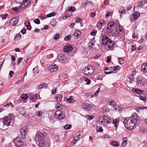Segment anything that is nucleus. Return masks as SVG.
<instances>
[{
    "label": "nucleus",
    "instance_id": "5fc2aeb1",
    "mask_svg": "<svg viewBox=\"0 0 147 147\" xmlns=\"http://www.w3.org/2000/svg\"><path fill=\"white\" fill-rule=\"evenodd\" d=\"M113 123L115 125V127H116L117 125L118 124V121L116 119H115L113 121Z\"/></svg>",
    "mask_w": 147,
    "mask_h": 147
},
{
    "label": "nucleus",
    "instance_id": "a19ab883",
    "mask_svg": "<svg viewBox=\"0 0 147 147\" xmlns=\"http://www.w3.org/2000/svg\"><path fill=\"white\" fill-rule=\"evenodd\" d=\"M111 145L114 146H118V143L116 141H113L111 142Z\"/></svg>",
    "mask_w": 147,
    "mask_h": 147
},
{
    "label": "nucleus",
    "instance_id": "ddd939ff",
    "mask_svg": "<svg viewBox=\"0 0 147 147\" xmlns=\"http://www.w3.org/2000/svg\"><path fill=\"white\" fill-rule=\"evenodd\" d=\"M11 118L10 117H4L3 123L4 125L8 126L10 125L11 122Z\"/></svg>",
    "mask_w": 147,
    "mask_h": 147
},
{
    "label": "nucleus",
    "instance_id": "58836bf2",
    "mask_svg": "<svg viewBox=\"0 0 147 147\" xmlns=\"http://www.w3.org/2000/svg\"><path fill=\"white\" fill-rule=\"evenodd\" d=\"M109 104L111 106H112L113 107L115 108L116 105V103L113 100H112L109 103Z\"/></svg>",
    "mask_w": 147,
    "mask_h": 147
},
{
    "label": "nucleus",
    "instance_id": "79ce46f5",
    "mask_svg": "<svg viewBox=\"0 0 147 147\" xmlns=\"http://www.w3.org/2000/svg\"><path fill=\"white\" fill-rule=\"evenodd\" d=\"M100 91V88L99 87L98 89L93 94L92 96L91 97H93L94 96H96L98 93Z\"/></svg>",
    "mask_w": 147,
    "mask_h": 147
},
{
    "label": "nucleus",
    "instance_id": "c85d7f7f",
    "mask_svg": "<svg viewBox=\"0 0 147 147\" xmlns=\"http://www.w3.org/2000/svg\"><path fill=\"white\" fill-rule=\"evenodd\" d=\"M67 101L69 103H71L74 102V100L72 96H70L69 98L67 99Z\"/></svg>",
    "mask_w": 147,
    "mask_h": 147
},
{
    "label": "nucleus",
    "instance_id": "680f3d73",
    "mask_svg": "<svg viewBox=\"0 0 147 147\" xmlns=\"http://www.w3.org/2000/svg\"><path fill=\"white\" fill-rule=\"evenodd\" d=\"M85 81L87 82H86V84H87V85H89V84L90 83V82H91V81L88 78H86L85 80Z\"/></svg>",
    "mask_w": 147,
    "mask_h": 147
},
{
    "label": "nucleus",
    "instance_id": "1a4fd4ad",
    "mask_svg": "<svg viewBox=\"0 0 147 147\" xmlns=\"http://www.w3.org/2000/svg\"><path fill=\"white\" fill-rule=\"evenodd\" d=\"M15 145L16 147H20L23 145V142L20 137H17L13 140Z\"/></svg>",
    "mask_w": 147,
    "mask_h": 147
},
{
    "label": "nucleus",
    "instance_id": "b1692460",
    "mask_svg": "<svg viewBox=\"0 0 147 147\" xmlns=\"http://www.w3.org/2000/svg\"><path fill=\"white\" fill-rule=\"evenodd\" d=\"M140 14L139 12H136L134 14L132 15V18L134 20H136L140 16Z\"/></svg>",
    "mask_w": 147,
    "mask_h": 147
},
{
    "label": "nucleus",
    "instance_id": "20e7f679",
    "mask_svg": "<svg viewBox=\"0 0 147 147\" xmlns=\"http://www.w3.org/2000/svg\"><path fill=\"white\" fill-rule=\"evenodd\" d=\"M98 122L100 124L103 125H106L109 123V118L106 116L101 115L99 117Z\"/></svg>",
    "mask_w": 147,
    "mask_h": 147
},
{
    "label": "nucleus",
    "instance_id": "aec40b11",
    "mask_svg": "<svg viewBox=\"0 0 147 147\" xmlns=\"http://www.w3.org/2000/svg\"><path fill=\"white\" fill-rule=\"evenodd\" d=\"M30 3L29 0H23L22 4L19 7V8L22 9L24 8L25 6L27 5Z\"/></svg>",
    "mask_w": 147,
    "mask_h": 147
},
{
    "label": "nucleus",
    "instance_id": "72a5a7b5",
    "mask_svg": "<svg viewBox=\"0 0 147 147\" xmlns=\"http://www.w3.org/2000/svg\"><path fill=\"white\" fill-rule=\"evenodd\" d=\"M21 35L20 34H17L14 37V39L15 40H19L21 38Z\"/></svg>",
    "mask_w": 147,
    "mask_h": 147
},
{
    "label": "nucleus",
    "instance_id": "4c0bfd02",
    "mask_svg": "<svg viewBox=\"0 0 147 147\" xmlns=\"http://www.w3.org/2000/svg\"><path fill=\"white\" fill-rule=\"evenodd\" d=\"M75 9V8L72 6H71L68 8V10L69 12H74Z\"/></svg>",
    "mask_w": 147,
    "mask_h": 147
},
{
    "label": "nucleus",
    "instance_id": "4468645a",
    "mask_svg": "<svg viewBox=\"0 0 147 147\" xmlns=\"http://www.w3.org/2000/svg\"><path fill=\"white\" fill-rule=\"evenodd\" d=\"M81 107L82 109L87 111H90L91 108V105L87 103H83L81 105Z\"/></svg>",
    "mask_w": 147,
    "mask_h": 147
},
{
    "label": "nucleus",
    "instance_id": "2eb2a0df",
    "mask_svg": "<svg viewBox=\"0 0 147 147\" xmlns=\"http://www.w3.org/2000/svg\"><path fill=\"white\" fill-rule=\"evenodd\" d=\"M44 137V135L41 132H38L36 133L35 137V139L38 141H41Z\"/></svg>",
    "mask_w": 147,
    "mask_h": 147
},
{
    "label": "nucleus",
    "instance_id": "ea45409f",
    "mask_svg": "<svg viewBox=\"0 0 147 147\" xmlns=\"http://www.w3.org/2000/svg\"><path fill=\"white\" fill-rule=\"evenodd\" d=\"M32 71L35 75L39 72V71L38 70V69L37 67H35L33 69Z\"/></svg>",
    "mask_w": 147,
    "mask_h": 147
},
{
    "label": "nucleus",
    "instance_id": "9d476101",
    "mask_svg": "<svg viewBox=\"0 0 147 147\" xmlns=\"http://www.w3.org/2000/svg\"><path fill=\"white\" fill-rule=\"evenodd\" d=\"M115 36H117L118 34H121L123 33V29L119 25H115Z\"/></svg>",
    "mask_w": 147,
    "mask_h": 147
},
{
    "label": "nucleus",
    "instance_id": "774afa93",
    "mask_svg": "<svg viewBox=\"0 0 147 147\" xmlns=\"http://www.w3.org/2000/svg\"><path fill=\"white\" fill-rule=\"evenodd\" d=\"M111 57L110 56H108L107 57V62L108 63H109L111 61Z\"/></svg>",
    "mask_w": 147,
    "mask_h": 147
},
{
    "label": "nucleus",
    "instance_id": "338daca9",
    "mask_svg": "<svg viewBox=\"0 0 147 147\" xmlns=\"http://www.w3.org/2000/svg\"><path fill=\"white\" fill-rule=\"evenodd\" d=\"M129 79H130L131 81H129V82L131 83L132 81H133L134 80V78L133 77V75H130L129 77Z\"/></svg>",
    "mask_w": 147,
    "mask_h": 147
},
{
    "label": "nucleus",
    "instance_id": "7ed1b4c3",
    "mask_svg": "<svg viewBox=\"0 0 147 147\" xmlns=\"http://www.w3.org/2000/svg\"><path fill=\"white\" fill-rule=\"evenodd\" d=\"M95 71L94 69L91 65H88L82 70V72L86 75H90Z\"/></svg>",
    "mask_w": 147,
    "mask_h": 147
},
{
    "label": "nucleus",
    "instance_id": "09e8293b",
    "mask_svg": "<svg viewBox=\"0 0 147 147\" xmlns=\"http://www.w3.org/2000/svg\"><path fill=\"white\" fill-rule=\"evenodd\" d=\"M119 68V65H117V66H114L113 68V73L116 72V71L115 70V69H118Z\"/></svg>",
    "mask_w": 147,
    "mask_h": 147
},
{
    "label": "nucleus",
    "instance_id": "cd10ccee",
    "mask_svg": "<svg viewBox=\"0 0 147 147\" xmlns=\"http://www.w3.org/2000/svg\"><path fill=\"white\" fill-rule=\"evenodd\" d=\"M38 97V95L37 94H35L32 96H30L29 98L32 101H33L36 100Z\"/></svg>",
    "mask_w": 147,
    "mask_h": 147
},
{
    "label": "nucleus",
    "instance_id": "412c9836",
    "mask_svg": "<svg viewBox=\"0 0 147 147\" xmlns=\"http://www.w3.org/2000/svg\"><path fill=\"white\" fill-rule=\"evenodd\" d=\"M81 34V32L78 30H74V31L73 36L79 37Z\"/></svg>",
    "mask_w": 147,
    "mask_h": 147
},
{
    "label": "nucleus",
    "instance_id": "bf43d9fd",
    "mask_svg": "<svg viewBox=\"0 0 147 147\" xmlns=\"http://www.w3.org/2000/svg\"><path fill=\"white\" fill-rule=\"evenodd\" d=\"M82 19L80 18H77L76 19L75 22L76 23H78L79 22H82Z\"/></svg>",
    "mask_w": 147,
    "mask_h": 147
},
{
    "label": "nucleus",
    "instance_id": "0e129e2a",
    "mask_svg": "<svg viewBox=\"0 0 147 147\" xmlns=\"http://www.w3.org/2000/svg\"><path fill=\"white\" fill-rule=\"evenodd\" d=\"M24 24L26 26H27L30 25V23L28 20H26L25 21Z\"/></svg>",
    "mask_w": 147,
    "mask_h": 147
},
{
    "label": "nucleus",
    "instance_id": "864d4df0",
    "mask_svg": "<svg viewBox=\"0 0 147 147\" xmlns=\"http://www.w3.org/2000/svg\"><path fill=\"white\" fill-rule=\"evenodd\" d=\"M86 118L88 120H90L93 119L94 117L93 115H87L86 116Z\"/></svg>",
    "mask_w": 147,
    "mask_h": 147
},
{
    "label": "nucleus",
    "instance_id": "393cba45",
    "mask_svg": "<svg viewBox=\"0 0 147 147\" xmlns=\"http://www.w3.org/2000/svg\"><path fill=\"white\" fill-rule=\"evenodd\" d=\"M119 12L120 14L121 17L122 16V15H125L126 13L125 11V10L123 7L122 6H121V7L120 8L119 10Z\"/></svg>",
    "mask_w": 147,
    "mask_h": 147
},
{
    "label": "nucleus",
    "instance_id": "13d9d810",
    "mask_svg": "<svg viewBox=\"0 0 147 147\" xmlns=\"http://www.w3.org/2000/svg\"><path fill=\"white\" fill-rule=\"evenodd\" d=\"M140 100H142L144 101H145L146 98L144 96H142L141 95L140 96Z\"/></svg>",
    "mask_w": 147,
    "mask_h": 147
},
{
    "label": "nucleus",
    "instance_id": "3c124183",
    "mask_svg": "<svg viewBox=\"0 0 147 147\" xmlns=\"http://www.w3.org/2000/svg\"><path fill=\"white\" fill-rule=\"evenodd\" d=\"M136 48V45H132L131 47V51H135Z\"/></svg>",
    "mask_w": 147,
    "mask_h": 147
},
{
    "label": "nucleus",
    "instance_id": "f03ea898",
    "mask_svg": "<svg viewBox=\"0 0 147 147\" xmlns=\"http://www.w3.org/2000/svg\"><path fill=\"white\" fill-rule=\"evenodd\" d=\"M115 22H111L107 24L106 29L107 33L108 34L111 33L113 35H115Z\"/></svg>",
    "mask_w": 147,
    "mask_h": 147
},
{
    "label": "nucleus",
    "instance_id": "5701e85b",
    "mask_svg": "<svg viewBox=\"0 0 147 147\" xmlns=\"http://www.w3.org/2000/svg\"><path fill=\"white\" fill-rule=\"evenodd\" d=\"M132 91L136 92V94H138L139 95L142 94V93L144 92V91L139 90L137 88H134L132 89Z\"/></svg>",
    "mask_w": 147,
    "mask_h": 147
},
{
    "label": "nucleus",
    "instance_id": "a878e982",
    "mask_svg": "<svg viewBox=\"0 0 147 147\" xmlns=\"http://www.w3.org/2000/svg\"><path fill=\"white\" fill-rule=\"evenodd\" d=\"M55 98L57 102H61L62 99V96L61 95L58 94L56 95Z\"/></svg>",
    "mask_w": 147,
    "mask_h": 147
},
{
    "label": "nucleus",
    "instance_id": "de8ad7c7",
    "mask_svg": "<svg viewBox=\"0 0 147 147\" xmlns=\"http://www.w3.org/2000/svg\"><path fill=\"white\" fill-rule=\"evenodd\" d=\"M8 15L7 14H5L0 15V17L2 18L3 20H5L6 18Z\"/></svg>",
    "mask_w": 147,
    "mask_h": 147
},
{
    "label": "nucleus",
    "instance_id": "f8f14e48",
    "mask_svg": "<svg viewBox=\"0 0 147 147\" xmlns=\"http://www.w3.org/2000/svg\"><path fill=\"white\" fill-rule=\"evenodd\" d=\"M59 59L60 60V61L63 63H65L69 59L67 55L62 54L60 55L59 57Z\"/></svg>",
    "mask_w": 147,
    "mask_h": 147
},
{
    "label": "nucleus",
    "instance_id": "8fccbe9b",
    "mask_svg": "<svg viewBox=\"0 0 147 147\" xmlns=\"http://www.w3.org/2000/svg\"><path fill=\"white\" fill-rule=\"evenodd\" d=\"M71 35H69L65 37L64 38V40L67 41H69L71 38Z\"/></svg>",
    "mask_w": 147,
    "mask_h": 147
},
{
    "label": "nucleus",
    "instance_id": "4d7b16f0",
    "mask_svg": "<svg viewBox=\"0 0 147 147\" xmlns=\"http://www.w3.org/2000/svg\"><path fill=\"white\" fill-rule=\"evenodd\" d=\"M115 111H121V107L118 106L116 105L115 107Z\"/></svg>",
    "mask_w": 147,
    "mask_h": 147
},
{
    "label": "nucleus",
    "instance_id": "052dcab7",
    "mask_svg": "<svg viewBox=\"0 0 147 147\" xmlns=\"http://www.w3.org/2000/svg\"><path fill=\"white\" fill-rule=\"evenodd\" d=\"M34 22L36 24H40V21L37 18L34 20Z\"/></svg>",
    "mask_w": 147,
    "mask_h": 147
},
{
    "label": "nucleus",
    "instance_id": "37998d69",
    "mask_svg": "<svg viewBox=\"0 0 147 147\" xmlns=\"http://www.w3.org/2000/svg\"><path fill=\"white\" fill-rule=\"evenodd\" d=\"M96 129L97 131L98 132H101L103 131L102 127L99 126L96 127Z\"/></svg>",
    "mask_w": 147,
    "mask_h": 147
},
{
    "label": "nucleus",
    "instance_id": "c03bdc74",
    "mask_svg": "<svg viewBox=\"0 0 147 147\" xmlns=\"http://www.w3.org/2000/svg\"><path fill=\"white\" fill-rule=\"evenodd\" d=\"M112 13L111 11H107L106 14V18H108L109 16H111Z\"/></svg>",
    "mask_w": 147,
    "mask_h": 147
},
{
    "label": "nucleus",
    "instance_id": "473e14b6",
    "mask_svg": "<svg viewBox=\"0 0 147 147\" xmlns=\"http://www.w3.org/2000/svg\"><path fill=\"white\" fill-rule=\"evenodd\" d=\"M93 5V3L92 2L89 1H86L84 3V5L85 6H92Z\"/></svg>",
    "mask_w": 147,
    "mask_h": 147
},
{
    "label": "nucleus",
    "instance_id": "f3484780",
    "mask_svg": "<svg viewBox=\"0 0 147 147\" xmlns=\"http://www.w3.org/2000/svg\"><path fill=\"white\" fill-rule=\"evenodd\" d=\"M49 144L43 140L40 141L38 144V147H49Z\"/></svg>",
    "mask_w": 147,
    "mask_h": 147
},
{
    "label": "nucleus",
    "instance_id": "39448f33",
    "mask_svg": "<svg viewBox=\"0 0 147 147\" xmlns=\"http://www.w3.org/2000/svg\"><path fill=\"white\" fill-rule=\"evenodd\" d=\"M112 42V41L107 36L103 35L102 36V45H110Z\"/></svg>",
    "mask_w": 147,
    "mask_h": 147
},
{
    "label": "nucleus",
    "instance_id": "bb28decb",
    "mask_svg": "<svg viewBox=\"0 0 147 147\" xmlns=\"http://www.w3.org/2000/svg\"><path fill=\"white\" fill-rule=\"evenodd\" d=\"M127 139L126 138H123V141L121 146L122 147H124L126 146L127 144Z\"/></svg>",
    "mask_w": 147,
    "mask_h": 147
},
{
    "label": "nucleus",
    "instance_id": "e433bc0d",
    "mask_svg": "<svg viewBox=\"0 0 147 147\" xmlns=\"http://www.w3.org/2000/svg\"><path fill=\"white\" fill-rule=\"evenodd\" d=\"M21 98L23 100H26L28 98V96L26 94H23L21 96Z\"/></svg>",
    "mask_w": 147,
    "mask_h": 147
},
{
    "label": "nucleus",
    "instance_id": "423d86ee",
    "mask_svg": "<svg viewBox=\"0 0 147 147\" xmlns=\"http://www.w3.org/2000/svg\"><path fill=\"white\" fill-rule=\"evenodd\" d=\"M55 114L56 117L58 118L59 120L63 119L65 117L64 113L61 111L57 110Z\"/></svg>",
    "mask_w": 147,
    "mask_h": 147
},
{
    "label": "nucleus",
    "instance_id": "6e6d98bb",
    "mask_svg": "<svg viewBox=\"0 0 147 147\" xmlns=\"http://www.w3.org/2000/svg\"><path fill=\"white\" fill-rule=\"evenodd\" d=\"M108 46L109 48L111 50H112L114 46V42H113V43H112L111 45H109Z\"/></svg>",
    "mask_w": 147,
    "mask_h": 147
},
{
    "label": "nucleus",
    "instance_id": "4be33fe9",
    "mask_svg": "<svg viewBox=\"0 0 147 147\" xmlns=\"http://www.w3.org/2000/svg\"><path fill=\"white\" fill-rule=\"evenodd\" d=\"M141 71L143 72H146L147 71V63H145L141 67Z\"/></svg>",
    "mask_w": 147,
    "mask_h": 147
},
{
    "label": "nucleus",
    "instance_id": "e2e57ef3",
    "mask_svg": "<svg viewBox=\"0 0 147 147\" xmlns=\"http://www.w3.org/2000/svg\"><path fill=\"white\" fill-rule=\"evenodd\" d=\"M26 30L25 28H24L21 30V32L23 34H24L26 33Z\"/></svg>",
    "mask_w": 147,
    "mask_h": 147
},
{
    "label": "nucleus",
    "instance_id": "dca6fc26",
    "mask_svg": "<svg viewBox=\"0 0 147 147\" xmlns=\"http://www.w3.org/2000/svg\"><path fill=\"white\" fill-rule=\"evenodd\" d=\"M19 19L18 18H13L10 22V25L11 26H13L16 25L18 22Z\"/></svg>",
    "mask_w": 147,
    "mask_h": 147
},
{
    "label": "nucleus",
    "instance_id": "9b49d317",
    "mask_svg": "<svg viewBox=\"0 0 147 147\" xmlns=\"http://www.w3.org/2000/svg\"><path fill=\"white\" fill-rule=\"evenodd\" d=\"M28 131L27 126H26L21 129L20 133L22 138L24 139L25 138V136L26 135V133Z\"/></svg>",
    "mask_w": 147,
    "mask_h": 147
},
{
    "label": "nucleus",
    "instance_id": "a18cd8bd",
    "mask_svg": "<svg viewBox=\"0 0 147 147\" xmlns=\"http://www.w3.org/2000/svg\"><path fill=\"white\" fill-rule=\"evenodd\" d=\"M102 25H103L102 24L98 22L96 25V26L97 28L99 29V30H100V29L102 28Z\"/></svg>",
    "mask_w": 147,
    "mask_h": 147
},
{
    "label": "nucleus",
    "instance_id": "69168bd1",
    "mask_svg": "<svg viewBox=\"0 0 147 147\" xmlns=\"http://www.w3.org/2000/svg\"><path fill=\"white\" fill-rule=\"evenodd\" d=\"M23 59L22 58H19L17 60V64L19 65L20 63L22 61Z\"/></svg>",
    "mask_w": 147,
    "mask_h": 147
},
{
    "label": "nucleus",
    "instance_id": "603ef678",
    "mask_svg": "<svg viewBox=\"0 0 147 147\" xmlns=\"http://www.w3.org/2000/svg\"><path fill=\"white\" fill-rule=\"evenodd\" d=\"M55 15V13L53 12H52L49 14H48L47 15V17L48 18L51 17L53 16H54Z\"/></svg>",
    "mask_w": 147,
    "mask_h": 147
},
{
    "label": "nucleus",
    "instance_id": "49530a36",
    "mask_svg": "<svg viewBox=\"0 0 147 147\" xmlns=\"http://www.w3.org/2000/svg\"><path fill=\"white\" fill-rule=\"evenodd\" d=\"M71 127V124H67L64 127V128L65 129H70Z\"/></svg>",
    "mask_w": 147,
    "mask_h": 147
},
{
    "label": "nucleus",
    "instance_id": "0eeeda50",
    "mask_svg": "<svg viewBox=\"0 0 147 147\" xmlns=\"http://www.w3.org/2000/svg\"><path fill=\"white\" fill-rule=\"evenodd\" d=\"M129 118L131 120L134 122L135 125L137 121H138L140 119L139 117L136 113H132L131 116Z\"/></svg>",
    "mask_w": 147,
    "mask_h": 147
},
{
    "label": "nucleus",
    "instance_id": "6e6552de",
    "mask_svg": "<svg viewBox=\"0 0 147 147\" xmlns=\"http://www.w3.org/2000/svg\"><path fill=\"white\" fill-rule=\"evenodd\" d=\"M138 85L139 86H142L145 84L144 78L142 76H138L137 79Z\"/></svg>",
    "mask_w": 147,
    "mask_h": 147
},
{
    "label": "nucleus",
    "instance_id": "f257e3e1",
    "mask_svg": "<svg viewBox=\"0 0 147 147\" xmlns=\"http://www.w3.org/2000/svg\"><path fill=\"white\" fill-rule=\"evenodd\" d=\"M123 123L125 127L129 130L133 129L135 127L133 121L129 117H126L124 120Z\"/></svg>",
    "mask_w": 147,
    "mask_h": 147
},
{
    "label": "nucleus",
    "instance_id": "f704fd0d",
    "mask_svg": "<svg viewBox=\"0 0 147 147\" xmlns=\"http://www.w3.org/2000/svg\"><path fill=\"white\" fill-rule=\"evenodd\" d=\"M60 35L59 34L57 33L54 35L53 38L55 40H57L60 38Z\"/></svg>",
    "mask_w": 147,
    "mask_h": 147
},
{
    "label": "nucleus",
    "instance_id": "c756f323",
    "mask_svg": "<svg viewBox=\"0 0 147 147\" xmlns=\"http://www.w3.org/2000/svg\"><path fill=\"white\" fill-rule=\"evenodd\" d=\"M47 85L46 83H44L39 85L38 87L39 89H41L44 87H46V88H47Z\"/></svg>",
    "mask_w": 147,
    "mask_h": 147
},
{
    "label": "nucleus",
    "instance_id": "a211bd4d",
    "mask_svg": "<svg viewBox=\"0 0 147 147\" xmlns=\"http://www.w3.org/2000/svg\"><path fill=\"white\" fill-rule=\"evenodd\" d=\"M58 67L56 65H50L49 67V70L51 72H55L57 71Z\"/></svg>",
    "mask_w": 147,
    "mask_h": 147
},
{
    "label": "nucleus",
    "instance_id": "6ab92c4d",
    "mask_svg": "<svg viewBox=\"0 0 147 147\" xmlns=\"http://www.w3.org/2000/svg\"><path fill=\"white\" fill-rule=\"evenodd\" d=\"M73 49L72 46L70 45H66L63 48V51L65 52H69Z\"/></svg>",
    "mask_w": 147,
    "mask_h": 147
},
{
    "label": "nucleus",
    "instance_id": "2f4dec72",
    "mask_svg": "<svg viewBox=\"0 0 147 147\" xmlns=\"http://www.w3.org/2000/svg\"><path fill=\"white\" fill-rule=\"evenodd\" d=\"M94 41L93 40L90 41L88 44V46L90 49H92L93 48L92 46L94 45Z\"/></svg>",
    "mask_w": 147,
    "mask_h": 147
},
{
    "label": "nucleus",
    "instance_id": "7c9ffc66",
    "mask_svg": "<svg viewBox=\"0 0 147 147\" xmlns=\"http://www.w3.org/2000/svg\"><path fill=\"white\" fill-rule=\"evenodd\" d=\"M146 109L147 110V107H138L136 108V111L139 112L143 110L144 109Z\"/></svg>",
    "mask_w": 147,
    "mask_h": 147
},
{
    "label": "nucleus",
    "instance_id": "c9c22d12",
    "mask_svg": "<svg viewBox=\"0 0 147 147\" xmlns=\"http://www.w3.org/2000/svg\"><path fill=\"white\" fill-rule=\"evenodd\" d=\"M23 78H21L20 80L18 79V81L15 83V84H22L23 83Z\"/></svg>",
    "mask_w": 147,
    "mask_h": 147
}]
</instances>
